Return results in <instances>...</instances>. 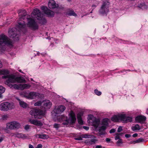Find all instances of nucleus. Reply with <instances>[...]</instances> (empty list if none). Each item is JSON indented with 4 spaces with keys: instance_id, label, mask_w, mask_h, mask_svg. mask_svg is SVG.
I'll return each instance as SVG.
<instances>
[{
    "instance_id": "obj_1",
    "label": "nucleus",
    "mask_w": 148,
    "mask_h": 148,
    "mask_svg": "<svg viewBox=\"0 0 148 148\" xmlns=\"http://www.w3.org/2000/svg\"><path fill=\"white\" fill-rule=\"evenodd\" d=\"M35 18L40 21V23L42 24L46 23V20L43 16L40 11L37 8L34 9L32 13L31 17L27 18V26L33 30L36 29L38 28V25L34 19Z\"/></svg>"
},
{
    "instance_id": "obj_2",
    "label": "nucleus",
    "mask_w": 148,
    "mask_h": 148,
    "mask_svg": "<svg viewBox=\"0 0 148 148\" xmlns=\"http://www.w3.org/2000/svg\"><path fill=\"white\" fill-rule=\"evenodd\" d=\"M9 71L7 70H0V75H3L2 78L3 79L8 78L5 84L11 88L18 89V86L17 84L18 83V77L13 74L9 75Z\"/></svg>"
},
{
    "instance_id": "obj_3",
    "label": "nucleus",
    "mask_w": 148,
    "mask_h": 148,
    "mask_svg": "<svg viewBox=\"0 0 148 148\" xmlns=\"http://www.w3.org/2000/svg\"><path fill=\"white\" fill-rule=\"evenodd\" d=\"M43 107L44 110H40L33 109L30 112V114L34 116L35 118L40 119L44 115L45 112L47 110L49 109L52 105V103L49 100H45L43 101Z\"/></svg>"
},
{
    "instance_id": "obj_4",
    "label": "nucleus",
    "mask_w": 148,
    "mask_h": 148,
    "mask_svg": "<svg viewBox=\"0 0 148 148\" xmlns=\"http://www.w3.org/2000/svg\"><path fill=\"white\" fill-rule=\"evenodd\" d=\"M69 118L68 119L67 116L61 115L57 117V120L59 122L64 121L62 124L65 126H67L69 124H73L75 123L76 118L75 113L72 111H71L69 114Z\"/></svg>"
},
{
    "instance_id": "obj_5",
    "label": "nucleus",
    "mask_w": 148,
    "mask_h": 148,
    "mask_svg": "<svg viewBox=\"0 0 148 148\" xmlns=\"http://www.w3.org/2000/svg\"><path fill=\"white\" fill-rule=\"evenodd\" d=\"M111 120L114 122L121 121L123 123H126L132 122V118L131 116H127L126 114L118 113L112 116Z\"/></svg>"
},
{
    "instance_id": "obj_6",
    "label": "nucleus",
    "mask_w": 148,
    "mask_h": 148,
    "mask_svg": "<svg viewBox=\"0 0 148 148\" xmlns=\"http://www.w3.org/2000/svg\"><path fill=\"white\" fill-rule=\"evenodd\" d=\"M110 4V2L107 0L103 1L99 10V14L102 16H106L109 12Z\"/></svg>"
},
{
    "instance_id": "obj_7",
    "label": "nucleus",
    "mask_w": 148,
    "mask_h": 148,
    "mask_svg": "<svg viewBox=\"0 0 148 148\" xmlns=\"http://www.w3.org/2000/svg\"><path fill=\"white\" fill-rule=\"evenodd\" d=\"M16 105L13 102H4L0 105V110L4 111L11 110L15 108Z\"/></svg>"
},
{
    "instance_id": "obj_8",
    "label": "nucleus",
    "mask_w": 148,
    "mask_h": 148,
    "mask_svg": "<svg viewBox=\"0 0 148 148\" xmlns=\"http://www.w3.org/2000/svg\"><path fill=\"white\" fill-rule=\"evenodd\" d=\"M19 94L22 96L25 97L29 99L38 98L40 97V94L39 93L34 92H31L29 93H27L26 91L22 92H19Z\"/></svg>"
},
{
    "instance_id": "obj_9",
    "label": "nucleus",
    "mask_w": 148,
    "mask_h": 148,
    "mask_svg": "<svg viewBox=\"0 0 148 148\" xmlns=\"http://www.w3.org/2000/svg\"><path fill=\"white\" fill-rule=\"evenodd\" d=\"M87 119L88 122L95 128H97L98 127L99 124V121L93 115H88Z\"/></svg>"
},
{
    "instance_id": "obj_10",
    "label": "nucleus",
    "mask_w": 148,
    "mask_h": 148,
    "mask_svg": "<svg viewBox=\"0 0 148 148\" xmlns=\"http://www.w3.org/2000/svg\"><path fill=\"white\" fill-rule=\"evenodd\" d=\"M109 119L108 118H105L102 121V126L100 127L99 129V134L100 135H103L106 134L105 131L107 127L108 124Z\"/></svg>"
},
{
    "instance_id": "obj_11",
    "label": "nucleus",
    "mask_w": 148,
    "mask_h": 148,
    "mask_svg": "<svg viewBox=\"0 0 148 148\" xmlns=\"http://www.w3.org/2000/svg\"><path fill=\"white\" fill-rule=\"evenodd\" d=\"M12 42L8 37L2 34L0 36V46H3L5 45H12Z\"/></svg>"
},
{
    "instance_id": "obj_12",
    "label": "nucleus",
    "mask_w": 148,
    "mask_h": 148,
    "mask_svg": "<svg viewBox=\"0 0 148 148\" xmlns=\"http://www.w3.org/2000/svg\"><path fill=\"white\" fill-rule=\"evenodd\" d=\"M6 128L4 129L5 131L8 133V129L15 130L18 129V123L16 121H13L7 123L6 124Z\"/></svg>"
},
{
    "instance_id": "obj_13",
    "label": "nucleus",
    "mask_w": 148,
    "mask_h": 148,
    "mask_svg": "<svg viewBox=\"0 0 148 148\" xmlns=\"http://www.w3.org/2000/svg\"><path fill=\"white\" fill-rule=\"evenodd\" d=\"M17 30L15 28L10 29L8 31V35L10 37L15 39L16 38H18V36L17 35Z\"/></svg>"
},
{
    "instance_id": "obj_14",
    "label": "nucleus",
    "mask_w": 148,
    "mask_h": 148,
    "mask_svg": "<svg viewBox=\"0 0 148 148\" xmlns=\"http://www.w3.org/2000/svg\"><path fill=\"white\" fill-rule=\"evenodd\" d=\"M65 109L66 108L64 105L57 106L55 107L54 111L56 114H60L63 112Z\"/></svg>"
},
{
    "instance_id": "obj_15",
    "label": "nucleus",
    "mask_w": 148,
    "mask_h": 148,
    "mask_svg": "<svg viewBox=\"0 0 148 148\" xmlns=\"http://www.w3.org/2000/svg\"><path fill=\"white\" fill-rule=\"evenodd\" d=\"M41 9L43 10L44 13L47 15L49 17H51L54 16V13L53 11L47 9L45 6H43L41 7Z\"/></svg>"
},
{
    "instance_id": "obj_16",
    "label": "nucleus",
    "mask_w": 148,
    "mask_h": 148,
    "mask_svg": "<svg viewBox=\"0 0 148 148\" xmlns=\"http://www.w3.org/2000/svg\"><path fill=\"white\" fill-rule=\"evenodd\" d=\"M84 112L82 111H81L79 112L77 114V118L78 123L81 125L84 124L83 121L82 117L83 115Z\"/></svg>"
},
{
    "instance_id": "obj_17",
    "label": "nucleus",
    "mask_w": 148,
    "mask_h": 148,
    "mask_svg": "<svg viewBox=\"0 0 148 148\" xmlns=\"http://www.w3.org/2000/svg\"><path fill=\"white\" fill-rule=\"evenodd\" d=\"M65 14L66 15L70 16H73L76 17L77 16V14L74 12L73 9L70 8L67 9Z\"/></svg>"
},
{
    "instance_id": "obj_18",
    "label": "nucleus",
    "mask_w": 148,
    "mask_h": 148,
    "mask_svg": "<svg viewBox=\"0 0 148 148\" xmlns=\"http://www.w3.org/2000/svg\"><path fill=\"white\" fill-rule=\"evenodd\" d=\"M29 122L32 124L37 126L41 127L43 125L42 123L40 121L36 119H30L29 120Z\"/></svg>"
},
{
    "instance_id": "obj_19",
    "label": "nucleus",
    "mask_w": 148,
    "mask_h": 148,
    "mask_svg": "<svg viewBox=\"0 0 148 148\" xmlns=\"http://www.w3.org/2000/svg\"><path fill=\"white\" fill-rule=\"evenodd\" d=\"M48 5L50 8H55L58 6V5L56 3L55 1L53 0H49Z\"/></svg>"
},
{
    "instance_id": "obj_20",
    "label": "nucleus",
    "mask_w": 148,
    "mask_h": 148,
    "mask_svg": "<svg viewBox=\"0 0 148 148\" xmlns=\"http://www.w3.org/2000/svg\"><path fill=\"white\" fill-rule=\"evenodd\" d=\"M136 6L139 9L146 10L148 8V6L145 4L144 2H139L138 4H136Z\"/></svg>"
},
{
    "instance_id": "obj_21",
    "label": "nucleus",
    "mask_w": 148,
    "mask_h": 148,
    "mask_svg": "<svg viewBox=\"0 0 148 148\" xmlns=\"http://www.w3.org/2000/svg\"><path fill=\"white\" fill-rule=\"evenodd\" d=\"M146 119L145 116H139L136 117L135 118V121L137 122L140 123H143Z\"/></svg>"
},
{
    "instance_id": "obj_22",
    "label": "nucleus",
    "mask_w": 148,
    "mask_h": 148,
    "mask_svg": "<svg viewBox=\"0 0 148 148\" xmlns=\"http://www.w3.org/2000/svg\"><path fill=\"white\" fill-rule=\"evenodd\" d=\"M31 85L29 84H19V89L21 90L29 89Z\"/></svg>"
},
{
    "instance_id": "obj_23",
    "label": "nucleus",
    "mask_w": 148,
    "mask_h": 148,
    "mask_svg": "<svg viewBox=\"0 0 148 148\" xmlns=\"http://www.w3.org/2000/svg\"><path fill=\"white\" fill-rule=\"evenodd\" d=\"M96 140L95 139H87L85 141V143L88 145H92L95 144Z\"/></svg>"
},
{
    "instance_id": "obj_24",
    "label": "nucleus",
    "mask_w": 148,
    "mask_h": 148,
    "mask_svg": "<svg viewBox=\"0 0 148 148\" xmlns=\"http://www.w3.org/2000/svg\"><path fill=\"white\" fill-rule=\"evenodd\" d=\"M99 4V3L98 1H93V4L91 6V8L92 9V11L90 12V13L92 12V11Z\"/></svg>"
},
{
    "instance_id": "obj_25",
    "label": "nucleus",
    "mask_w": 148,
    "mask_h": 148,
    "mask_svg": "<svg viewBox=\"0 0 148 148\" xmlns=\"http://www.w3.org/2000/svg\"><path fill=\"white\" fill-rule=\"evenodd\" d=\"M82 138H95L94 136L92 135H88V134H83L81 135Z\"/></svg>"
},
{
    "instance_id": "obj_26",
    "label": "nucleus",
    "mask_w": 148,
    "mask_h": 148,
    "mask_svg": "<svg viewBox=\"0 0 148 148\" xmlns=\"http://www.w3.org/2000/svg\"><path fill=\"white\" fill-rule=\"evenodd\" d=\"M132 129L133 131H136L140 129V126L138 124H136L132 127Z\"/></svg>"
},
{
    "instance_id": "obj_27",
    "label": "nucleus",
    "mask_w": 148,
    "mask_h": 148,
    "mask_svg": "<svg viewBox=\"0 0 148 148\" xmlns=\"http://www.w3.org/2000/svg\"><path fill=\"white\" fill-rule=\"evenodd\" d=\"M130 71H135V72H136V71L135 70H130V69H127V70H123L122 71H119L118 72L119 73H123L124 74H126L127 72H129Z\"/></svg>"
},
{
    "instance_id": "obj_28",
    "label": "nucleus",
    "mask_w": 148,
    "mask_h": 148,
    "mask_svg": "<svg viewBox=\"0 0 148 148\" xmlns=\"http://www.w3.org/2000/svg\"><path fill=\"white\" fill-rule=\"evenodd\" d=\"M19 104L20 105V106L23 108H25L27 106V104L26 103L23 102L21 101L19 99Z\"/></svg>"
},
{
    "instance_id": "obj_29",
    "label": "nucleus",
    "mask_w": 148,
    "mask_h": 148,
    "mask_svg": "<svg viewBox=\"0 0 148 148\" xmlns=\"http://www.w3.org/2000/svg\"><path fill=\"white\" fill-rule=\"evenodd\" d=\"M27 138V135L25 134H19V138H21L23 139H26Z\"/></svg>"
},
{
    "instance_id": "obj_30",
    "label": "nucleus",
    "mask_w": 148,
    "mask_h": 148,
    "mask_svg": "<svg viewBox=\"0 0 148 148\" xmlns=\"http://www.w3.org/2000/svg\"><path fill=\"white\" fill-rule=\"evenodd\" d=\"M122 135L121 134L116 133L115 134V140H116L118 139H120V136Z\"/></svg>"
},
{
    "instance_id": "obj_31",
    "label": "nucleus",
    "mask_w": 148,
    "mask_h": 148,
    "mask_svg": "<svg viewBox=\"0 0 148 148\" xmlns=\"http://www.w3.org/2000/svg\"><path fill=\"white\" fill-rule=\"evenodd\" d=\"M5 89L3 86H0V95L4 92Z\"/></svg>"
},
{
    "instance_id": "obj_32",
    "label": "nucleus",
    "mask_w": 148,
    "mask_h": 148,
    "mask_svg": "<svg viewBox=\"0 0 148 148\" xmlns=\"http://www.w3.org/2000/svg\"><path fill=\"white\" fill-rule=\"evenodd\" d=\"M39 137L40 138L45 139L47 138L48 137V135L46 134L39 135Z\"/></svg>"
},
{
    "instance_id": "obj_33",
    "label": "nucleus",
    "mask_w": 148,
    "mask_h": 148,
    "mask_svg": "<svg viewBox=\"0 0 148 148\" xmlns=\"http://www.w3.org/2000/svg\"><path fill=\"white\" fill-rule=\"evenodd\" d=\"M94 92L95 94L98 96H100L101 94V92L99 91L97 89H95L94 90Z\"/></svg>"
},
{
    "instance_id": "obj_34",
    "label": "nucleus",
    "mask_w": 148,
    "mask_h": 148,
    "mask_svg": "<svg viewBox=\"0 0 148 148\" xmlns=\"http://www.w3.org/2000/svg\"><path fill=\"white\" fill-rule=\"evenodd\" d=\"M19 83H25L26 81L25 79L23 77H21L19 76Z\"/></svg>"
},
{
    "instance_id": "obj_35",
    "label": "nucleus",
    "mask_w": 148,
    "mask_h": 148,
    "mask_svg": "<svg viewBox=\"0 0 148 148\" xmlns=\"http://www.w3.org/2000/svg\"><path fill=\"white\" fill-rule=\"evenodd\" d=\"M42 102L41 101H38L34 104L35 106H39L41 104Z\"/></svg>"
},
{
    "instance_id": "obj_36",
    "label": "nucleus",
    "mask_w": 148,
    "mask_h": 148,
    "mask_svg": "<svg viewBox=\"0 0 148 148\" xmlns=\"http://www.w3.org/2000/svg\"><path fill=\"white\" fill-rule=\"evenodd\" d=\"M60 124L57 123H55L53 125L54 127L57 129H58V128L60 127Z\"/></svg>"
},
{
    "instance_id": "obj_37",
    "label": "nucleus",
    "mask_w": 148,
    "mask_h": 148,
    "mask_svg": "<svg viewBox=\"0 0 148 148\" xmlns=\"http://www.w3.org/2000/svg\"><path fill=\"white\" fill-rule=\"evenodd\" d=\"M143 141V139L141 138H139V139L136 140L135 142V143H139Z\"/></svg>"
},
{
    "instance_id": "obj_38",
    "label": "nucleus",
    "mask_w": 148,
    "mask_h": 148,
    "mask_svg": "<svg viewBox=\"0 0 148 148\" xmlns=\"http://www.w3.org/2000/svg\"><path fill=\"white\" fill-rule=\"evenodd\" d=\"M75 140H82V136H79L75 138Z\"/></svg>"
},
{
    "instance_id": "obj_39",
    "label": "nucleus",
    "mask_w": 148,
    "mask_h": 148,
    "mask_svg": "<svg viewBox=\"0 0 148 148\" xmlns=\"http://www.w3.org/2000/svg\"><path fill=\"white\" fill-rule=\"evenodd\" d=\"M30 128V126L27 125L25 126V129L26 130H28Z\"/></svg>"
},
{
    "instance_id": "obj_40",
    "label": "nucleus",
    "mask_w": 148,
    "mask_h": 148,
    "mask_svg": "<svg viewBox=\"0 0 148 148\" xmlns=\"http://www.w3.org/2000/svg\"><path fill=\"white\" fill-rule=\"evenodd\" d=\"M118 140L117 142V144H121L122 143V140L121 139H118Z\"/></svg>"
},
{
    "instance_id": "obj_41",
    "label": "nucleus",
    "mask_w": 148,
    "mask_h": 148,
    "mask_svg": "<svg viewBox=\"0 0 148 148\" xmlns=\"http://www.w3.org/2000/svg\"><path fill=\"white\" fill-rule=\"evenodd\" d=\"M122 130V127L121 126H119L117 132H120Z\"/></svg>"
},
{
    "instance_id": "obj_42",
    "label": "nucleus",
    "mask_w": 148,
    "mask_h": 148,
    "mask_svg": "<svg viewBox=\"0 0 148 148\" xmlns=\"http://www.w3.org/2000/svg\"><path fill=\"white\" fill-rule=\"evenodd\" d=\"M115 131V130L114 129H112L110 131V133H114Z\"/></svg>"
},
{
    "instance_id": "obj_43",
    "label": "nucleus",
    "mask_w": 148,
    "mask_h": 148,
    "mask_svg": "<svg viewBox=\"0 0 148 148\" xmlns=\"http://www.w3.org/2000/svg\"><path fill=\"white\" fill-rule=\"evenodd\" d=\"M42 145L41 144H39L37 145L36 148H42Z\"/></svg>"
},
{
    "instance_id": "obj_44",
    "label": "nucleus",
    "mask_w": 148,
    "mask_h": 148,
    "mask_svg": "<svg viewBox=\"0 0 148 148\" xmlns=\"http://www.w3.org/2000/svg\"><path fill=\"white\" fill-rule=\"evenodd\" d=\"M83 128L86 130H88L89 129V127H88L86 126H84L83 127Z\"/></svg>"
},
{
    "instance_id": "obj_45",
    "label": "nucleus",
    "mask_w": 148,
    "mask_h": 148,
    "mask_svg": "<svg viewBox=\"0 0 148 148\" xmlns=\"http://www.w3.org/2000/svg\"><path fill=\"white\" fill-rule=\"evenodd\" d=\"M131 135L130 134H126L125 135V136L127 138H129L130 137Z\"/></svg>"
},
{
    "instance_id": "obj_46",
    "label": "nucleus",
    "mask_w": 148,
    "mask_h": 148,
    "mask_svg": "<svg viewBox=\"0 0 148 148\" xmlns=\"http://www.w3.org/2000/svg\"><path fill=\"white\" fill-rule=\"evenodd\" d=\"M111 140V139L109 138H107L106 139V141L107 142L109 143Z\"/></svg>"
},
{
    "instance_id": "obj_47",
    "label": "nucleus",
    "mask_w": 148,
    "mask_h": 148,
    "mask_svg": "<svg viewBox=\"0 0 148 148\" xmlns=\"http://www.w3.org/2000/svg\"><path fill=\"white\" fill-rule=\"evenodd\" d=\"M3 117L4 119H6L7 118H8V116L7 115H3Z\"/></svg>"
},
{
    "instance_id": "obj_48",
    "label": "nucleus",
    "mask_w": 148,
    "mask_h": 148,
    "mask_svg": "<svg viewBox=\"0 0 148 148\" xmlns=\"http://www.w3.org/2000/svg\"><path fill=\"white\" fill-rule=\"evenodd\" d=\"M137 136L138 134L137 133H135L132 136L134 137H135Z\"/></svg>"
},
{
    "instance_id": "obj_49",
    "label": "nucleus",
    "mask_w": 148,
    "mask_h": 148,
    "mask_svg": "<svg viewBox=\"0 0 148 148\" xmlns=\"http://www.w3.org/2000/svg\"><path fill=\"white\" fill-rule=\"evenodd\" d=\"M29 148H34V147H33V146L29 144Z\"/></svg>"
},
{
    "instance_id": "obj_50",
    "label": "nucleus",
    "mask_w": 148,
    "mask_h": 148,
    "mask_svg": "<svg viewBox=\"0 0 148 148\" xmlns=\"http://www.w3.org/2000/svg\"><path fill=\"white\" fill-rule=\"evenodd\" d=\"M95 148H102V147L101 145H97L96 147Z\"/></svg>"
},
{
    "instance_id": "obj_51",
    "label": "nucleus",
    "mask_w": 148,
    "mask_h": 148,
    "mask_svg": "<svg viewBox=\"0 0 148 148\" xmlns=\"http://www.w3.org/2000/svg\"><path fill=\"white\" fill-rule=\"evenodd\" d=\"M2 66H3L2 64V62L1 61V60H0V68H2Z\"/></svg>"
},
{
    "instance_id": "obj_52",
    "label": "nucleus",
    "mask_w": 148,
    "mask_h": 148,
    "mask_svg": "<svg viewBox=\"0 0 148 148\" xmlns=\"http://www.w3.org/2000/svg\"><path fill=\"white\" fill-rule=\"evenodd\" d=\"M3 139L2 138H0V143L2 141Z\"/></svg>"
},
{
    "instance_id": "obj_53",
    "label": "nucleus",
    "mask_w": 148,
    "mask_h": 148,
    "mask_svg": "<svg viewBox=\"0 0 148 148\" xmlns=\"http://www.w3.org/2000/svg\"><path fill=\"white\" fill-rule=\"evenodd\" d=\"M19 72H20L22 73H23V72H22V71L21 70H19Z\"/></svg>"
},
{
    "instance_id": "obj_54",
    "label": "nucleus",
    "mask_w": 148,
    "mask_h": 148,
    "mask_svg": "<svg viewBox=\"0 0 148 148\" xmlns=\"http://www.w3.org/2000/svg\"><path fill=\"white\" fill-rule=\"evenodd\" d=\"M39 53H39V52H38L37 53V55H39Z\"/></svg>"
},
{
    "instance_id": "obj_55",
    "label": "nucleus",
    "mask_w": 148,
    "mask_h": 148,
    "mask_svg": "<svg viewBox=\"0 0 148 148\" xmlns=\"http://www.w3.org/2000/svg\"><path fill=\"white\" fill-rule=\"evenodd\" d=\"M25 14H26V13H24V14H23V15H24V16H25Z\"/></svg>"
},
{
    "instance_id": "obj_56",
    "label": "nucleus",
    "mask_w": 148,
    "mask_h": 148,
    "mask_svg": "<svg viewBox=\"0 0 148 148\" xmlns=\"http://www.w3.org/2000/svg\"><path fill=\"white\" fill-rule=\"evenodd\" d=\"M16 99H17V100H18V98H16Z\"/></svg>"
},
{
    "instance_id": "obj_57",
    "label": "nucleus",
    "mask_w": 148,
    "mask_h": 148,
    "mask_svg": "<svg viewBox=\"0 0 148 148\" xmlns=\"http://www.w3.org/2000/svg\"><path fill=\"white\" fill-rule=\"evenodd\" d=\"M147 127H148V123L147 124Z\"/></svg>"
},
{
    "instance_id": "obj_58",
    "label": "nucleus",
    "mask_w": 148,
    "mask_h": 148,
    "mask_svg": "<svg viewBox=\"0 0 148 148\" xmlns=\"http://www.w3.org/2000/svg\"><path fill=\"white\" fill-rule=\"evenodd\" d=\"M19 25H20V23H19Z\"/></svg>"
},
{
    "instance_id": "obj_59",
    "label": "nucleus",
    "mask_w": 148,
    "mask_h": 148,
    "mask_svg": "<svg viewBox=\"0 0 148 148\" xmlns=\"http://www.w3.org/2000/svg\"><path fill=\"white\" fill-rule=\"evenodd\" d=\"M48 38H49V37ZM47 39H49V38H47Z\"/></svg>"
},
{
    "instance_id": "obj_60",
    "label": "nucleus",
    "mask_w": 148,
    "mask_h": 148,
    "mask_svg": "<svg viewBox=\"0 0 148 148\" xmlns=\"http://www.w3.org/2000/svg\"><path fill=\"white\" fill-rule=\"evenodd\" d=\"M20 12H19V14H20Z\"/></svg>"
},
{
    "instance_id": "obj_61",
    "label": "nucleus",
    "mask_w": 148,
    "mask_h": 148,
    "mask_svg": "<svg viewBox=\"0 0 148 148\" xmlns=\"http://www.w3.org/2000/svg\"><path fill=\"white\" fill-rule=\"evenodd\" d=\"M19 32H20V31L19 30Z\"/></svg>"
}]
</instances>
